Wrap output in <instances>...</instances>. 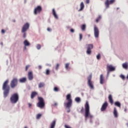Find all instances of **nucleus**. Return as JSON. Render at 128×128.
Wrapping results in <instances>:
<instances>
[{"instance_id":"obj_20","label":"nucleus","mask_w":128,"mask_h":128,"mask_svg":"<svg viewBox=\"0 0 128 128\" xmlns=\"http://www.w3.org/2000/svg\"><path fill=\"white\" fill-rule=\"evenodd\" d=\"M108 98L110 104H114V100H112V95H109Z\"/></svg>"},{"instance_id":"obj_4","label":"nucleus","mask_w":128,"mask_h":128,"mask_svg":"<svg viewBox=\"0 0 128 128\" xmlns=\"http://www.w3.org/2000/svg\"><path fill=\"white\" fill-rule=\"evenodd\" d=\"M20 97L18 94L17 93H14L11 96L10 98V102L11 104H16L18 102Z\"/></svg>"},{"instance_id":"obj_5","label":"nucleus","mask_w":128,"mask_h":128,"mask_svg":"<svg viewBox=\"0 0 128 128\" xmlns=\"http://www.w3.org/2000/svg\"><path fill=\"white\" fill-rule=\"evenodd\" d=\"M38 102L36 104V106L38 108H44L46 106L44 103V100L42 97H38Z\"/></svg>"},{"instance_id":"obj_38","label":"nucleus","mask_w":128,"mask_h":128,"mask_svg":"<svg viewBox=\"0 0 128 128\" xmlns=\"http://www.w3.org/2000/svg\"><path fill=\"white\" fill-rule=\"evenodd\" d=\"M96 58L97 60H100V54H98L96 56Z\"/></svg>"},{"instance_id":"obj_2","label":"nucleus","mask_w":128,"mask_h":128,"mask_svg":"<svg viewBox=\"0 0 128 128\" xmlns=\"http://www.w3.org/2000/svg\"><path fill=\"white\" fill-rule=\"evenodd\" d=\"M84 108L86 118H94V116L90 114V104H88V102H86L84 105Z\"/></svg>"},{"instance_id":"obj_8","label":"nucleus","mask_w":128,"mask_h":128,"mask_svg":"<svg viewBox=\"0 0 128 128\" xmlns=\"http://www.w3.org/2000/svg\"><path fill=\"white\" fill-rule=\"evenodd\" d=\"M18 78H14L11 80V82L10 83L11 88H16V86H18Z\"/></svg>"},{"instance_id":"obj_42","label":"nucleus","mask_w":128,"mask_h":128,"mask_svg":"<svg viewBox=\"0 0 128 128\" xmlns=\"http://www.w3.org/2000/svg\"><path fill=\"white\" fill-rule=\"evenodd\" d=\"M70 32H74V29H70Z\"/></svg>"},{"instance_id":"obj_22","label":"nucleus","mask_w":128,"mask_h":128,"mask_svg":"<svg viewBox=\"0 0 128 128\" xmlns=\"http://www.w3.org/2000/svg\"><path fill=\"white\" fill-rule=\"evenodd\" d=\"M19 82L22 84H24L26 82V78H21L19 80Z\"/></svg>"},{"instance_id":"obj_34","label":"nucleus","mask_w":128,"mask_h":128,"mask_svg":"<svg viewBox=\"0 0 128 128\" xmlns=\"http://www.w3.org/2000/svg\"><path fill=\"white\" fill-rule=\"evenodd\" d=\"M40 48H42V46L40 44H38L36 46V48L37 50H40Z\"/></svg>"},{"instance_id":"obj_48","label":"nucleus","mask_w":128,"mask_h":128,"mask_svg":"<svg viewBox=\"0 0 128 128\" xmlns=\"http://www.w3.org/2000/svg\"><path fill=\"white\" fill-rule=\"evenodd\" d=\"M56 104H58L56 103L54 104V106H56Z\"/></svg>"},{"instance_id":"obj_13","label":"nucleus","mask_w":128,"mask_h":128,"mask_svg":"<svg viewBox=\"0 0 128 128\" xmlns=\"http://www.w3.org/2000/svg\"><path fill=\"white\" fill-rule=\"evenodd\" d=\"M42 10V8L40 6H38L34 10V14H40V12Z\"/></svg>"},{"instance_id":"obj_32","label":"nucleus","mask_w":128,"mask_h":128,"mask_svg":"<svg viewBox=\"0 0 128 128\" xmlns=\"http://www.w3.org/2000/svg\"><path fill=\"white\" fill-rule=\"evenodd\" d=\"M81 28H82V30H86V25L82 24L81 26Z\"/></svg>"},{"instance_id":"obj_12","label":"nucleus","mask_w":128,"mask_h":128,"mask_svg":"<svg viewBox=\"0 0 128 128\" xmlns=\"http://www.w3.org/2000/svg\"><path fill=\"white\" fill-rule=\"evenodd\" d=\"M94 36L96 38H98V36H100V30L96 25L94 26Z\"/></svg>"},{"instance_id":"obj_53","label":"nucleus","mask_w":128,"mask_h":128,"mask_svg":"<svg viewBox=\"0 0 128 128\" xmlns=\"http://www.w3.org/2000/svg\"><path fill=\"white\" fill-rule=\"evenodd\" d=\"M26 47L25 46V47H24V49L26 50Z\"/></svg>"},{"instance_id":"obj_28","label":"nucleus","mask_w":128,"mask_h":128,"mask_svg":"<svg viewBox=\"0 0 128 128\" xmlns=\"http://www.w3.org/2000/svg\"><path fill=\"white\" fill-rule=\"evenodd\" d=\"M101 18H102V16H99L98 18L96 20V22H98L100 20Z\"/></svg>"},{"instance_id":"obj_7","label":"nucleus","mask_w":128,"mask_h":128,"mask_svg":"<svg viewBox=\"0 0 128 128\" xmlns=\"http://www.w3.org/2000/svg\"><path fill=\"white\" fill-rule=\"evenodd\" d=\"M92 74L89 75L88 77V84L91 90H94V83L92 81Z\"/></svg>"},{"instance_id":"obj_27","label":"nucleus","mask_w":128,"mask_h":128,"mask_svg":"<svg viewBox=\"0 0 128 128\" xmlns=\"http://www.w3.org/2000/svg\"><path fill=\"white\" fill-rule=\"evenodd\" d=\"M80 10H82L84 8V2H82L80 4Z\"/></svg>"},{"instance_id":"obj_54","label":"nucleus","mask_w":128,"mask_h":128,"mask_svg":"<svg viewBox=\"0 0 128 128\" xmlns=\"http://www.w3.org/2000/svg\"><path fill=\"white\" fill-rule=\"evenodd\" d=\"M24 128H28V127H26V126H25Z\"/></svg>"},{"instance_id":"obj_25","label":"nucleus","mask_w":128,"mask_h":128,"mask_svg":"<svg viewBox=\"0 0 128 128\" xmlns=\"http://www.w3.org/2000/svg\"><path fill=\"white\" fill-rule=\"evenodd\" d=\"M24 44L25 46H28L30 44V42H28V40H25L24 42Z\"/></svg>"},{"instance_id":"obj_51","label":"nucleus","mask_w":128,"mask_h":128,"mask_svg":"<svg viewBox=\"0 0 128 128\" xmlns=\"http://www.w3.org/2000/svg\"><path fill=\"white\" fill-rule=\"evenodd\" d=\"M83 110H84V109H83V108H82V110H81V112H82Z\"/></svg>"},{"instance_id":"obj_39","label":"nucleus","mask_w":128,"mask_h":128,"mask_svg":"<svg viewBox=\"0 0 128 128\" xmlns=\"http://www.w3.org/2000/svg\"><path fill=\"white\" fill-rule=\"evenodd\" d=\"M80 40H82V34H80Z\"/></svg>"},{"instance_id":"obj_10","label":"nucleus","mask_w":128,"mask_h":128,"mask_svg":"<svg viewBox=\"0 0 128 128\" xmlns=\"http://www.w3.org/2000/svg\"><path fill=\"white\" fill-rule=\"evenodd\" d=\"M87 50L86 52L87 54H92V50L94 48V45L92 44H87Z\"/></svg>"},{"instance_id":"obj_49","label":"nucleus","mask_w":128,"mask_h":128,"mask_svg":"<svg viewBox=\"0 0 128 128\" xmlns=\"http://www.w3.org/2000/svg\"><path fill=\"white\" fill-rule=\"evenodd\" d=\"M14 22H16V20H13Z\"/></svg>"},{"instance_id":"obj_46","label":"nucleus","mask_w":128,"mask_h":128,"mask_svg":"<svg viewBox=\"0 0 128 128\" xmlns=\"http://www.w3.org/2000/svg\"><path fill=\"white\" fill-rule=\"evenodd\" d=\"M38 70H42V66H38Z\"/></svg>"},{"instance_id":"obj_1","label":"nucleus","mask_w":128,"mask_h":128,"mask_svg":"<svg viewBox=\"0 0 128 128\" xmlns=\"http://www.w3.org/2000/svg\"><path fill=\"white\" fill-rule=\"evenodd\" d=\"M8 80H6L3 84L2 85V90L4 91V98H6L8 94H10V88L8 85Z\"/></svg>"},{"instance_id":"obj_24","label":"nucleus","mask_w":128,"mask_h":128,"mask_svg":"<svg viewBox=\"0 0 128 128\" xmlns=\"http://www.w3.org/2000/svg\"><path fill=\"white\" fill-rule=\"evenodd\" d=\"M114 106H118V108H120V102H114Z\"/></svg>"},{"instance_id":"obj_16","label":"nucleus","mask_w":128,"mask_h":128,"mask_svg":"<svg viewBox=\"0 0 128 128\" xmlns=\"http://www.w3.org/2000/svg\"><path fill=\"white\" fill-rule=\"evenodd\" d=\"M38 96L37 92H32L31 94L30 98L32 100H34V98L35 96Z\"/></svg>"},{"instance_id":"obj_18","label":"nucleus","mask_w":128,"mask_h":128,"mask_svg":"<svg viewBox=\"0 0 128 128\" xmlns=\"http://www.w3.org/2000/svg\"><path fill=\"white\" fill-rule=\"evenodd\" d=\"M56 120H54L50 124V128H54L56 127Z\"/></svg>"},{"instance_id":"obj_47","label":"nucleus","mask_w":128,"mask_h":128,"mask_svg":"<svg viewBox=\"0 0 128 128\" xmlns=\"http://www.w3.org/2000/svg\"><path fill=\"white\" fill-rule=\"evenodd\" d=\"M124 112H126V108L124 109Z\"/></svg>"},{"instance_id":"obj_37","label":"nucleus","mask_w":128,"mask_h":128,"mask_svg":"<svg viewBox=\"0 0 128 128\" xmlns=\"http://www.w3.org/2000/svg\"><path fill=\"white\" fill-rule=\"evenodd\" d=\"M120 78H122V80H124V78H126V77L124 76L122 74L120 76Z\"/></svg>"},{"instance_id":"obj_40","label":"nucleus","mask_w":128,"mask_h":128,"mask_svg":"<svg viewBox=\"0 0 128 128\" xmlns=\"http://www.w3.org/2000/svg\"><path fill=\"white\" fill-rule=\"evenodd\" d=\"M30 65H27L26 67V70H28V68H30Z\"/></svg>"},{"instance_id":"obj_19","label":"nucleus","mask_w":128,"mask_h":128,"mask_svg":"<svg viewBox=\"0 0 128 128\" xmlns=\"http://www.w3.org/2000/svg\"><path fill=\"white\" fill-rule=\"evenodd\" d=\"M52 14L54 18H55L57 20H58V14H56V10H54V8H53L52 10Z\"/></svg>"},{"instance_id":"obj_30","label":"nucleus","mask_w":128,"mask_h":128,"mask_svg":"<svg viewBox=\"0 0 128 128\" xmlns=\"http://www.w3.org/2000/svg\"><path fill=\"white\" fill-rule=\"evenodd\" d=\"M75 100L76 102H80V98L77 97L75 98Z\"/></svg>"},{"instance_id":"obj_41","label":"nucleus","mask_w":128,"mask_h":128,"mask_svg":"<svg viewBox=\"0 0 128 128\" xmlns=\"http://www.w3.org/2000/svg\"><path fill=\"white\" fill-rule=\"evenodd\" d=\"M47 30H48V32H52V28H47Z\"/></svg>"},{"instance_id":"obj_52","label":"nucleus","mask_w":128,"mask_h":128,"mask_svg":"<svg viewBox=\"0 0 128 128\" xmlns=\"http://www.w3.org/2000/svg\"><path fill=\"white\" fill-rule=\"evenodd\" d=\"M1 44H2H2H2V42L1 43Z\"/></svg>"},{"instance_id":"obj_44","label":"nucleus","mask_w":128,"mask_h":128,"mask_svg":"<svg viewBox=\"0 0 128 128\" xmlns=\"http://www.w3.org/2000/svg\"><path fill=\"white\" fill-rule=\"evenodd\" d=\"M28 108H32V104L30 103L28 104Z\"/></svg>"},{"instance_id":"obj_14","label":"nucleus","mask_w":128,"mask_h":128,"mask_svg":"<svg viewBox=\"0 0 128 128\" xmlns=\"http://www.w3.org/2000/svg\"><path fill=\"white\" fill-rule=\"evenodd\" d=\"M108 102H106L103 104L102 105V106L100 108L101 112H104L105 110H106V108H108Z\"/></svg>"},{"instance_id":"obj_36","label":"nucleus","mask_w":128,"mask_h":128,"mask_svg":"<svg viewBox=\"0 0 128 128\" xmlns=\"http://www.w3.org/2000/svg\"><path fill=\"white\" fill-rule=\"evenodd\" d=\"M58 68H60V64H57L55 68L56 70H58Z\"/></svg>"},{"instance_id":"obj_33","label":"nucleus","mask_w":128,"mask_h":128,"mask_svg":"<svg viewBox=\"0 0 128 128\" xmlns=\"http://www.w3.org/2000/svg\"><path fill=\"white\" fill-rule=\"evenodd\" d=\"M41 117H42V114H38L36 115L37 120H38V119L40 118Z\"/></svg>"},{"instance_id":"obj_9","label":"nucleus","mask_w":128,"mask_h":128,"mask_svg":"<svg viewBox=\"0 0 128 128\" xmlns=\"http://www.w3.org/2000/svg\"><path fill=\"white\" fill-rule=\"evenodd\" d=\"M106 68L108 76L110 74V72H114V70H116V68L113 66L112 65H107Z\"/></svg>"},{"instance_id":"obj_21","label":"nucleus","mask_w":128,"mask_h":128,"mask_svg":"<svg viewBox=\"0 0 128 128\" xmlns=\"http://www.w3.org/2000/svg\"><path fill=\"white\" fill-rule=\"evenodd\" d=\"M122 68H124V70H128V62H126L122 64Z\"/></svg>"},{"instance_id":"obj_17","label":"nucleus","mask_w":128,"mask_h":128,"mask_svg":"<svg viewBox=\"0 0 128 128\" xmlns=\"http://www.w3.org/2000/svg\"><path fill=\"white\" fill-rule=\"evenodd\" d=\"M28 78L30 80H32L34 78V76L32 75V72H29L28 73Z\"/></svg>"},{"instance_id":"obj_31","label":"nucleus","mask_w":128,"mask_h":128,"mask_svg":"<svg viewBox=\"0 0 128 128\" xmlns=\"http://www.w3.org/2000/svg\"><path fill=\"white\" fill-rule=\"evenodd\" d=\"M68 68H70V64H65V68H66V70H68Z\"/></svg>"},{"instance_id":"obj_23","label":"nucleus","mask_w":128,"mask_h":128,"mask_svg":"<svg viewBox=\"0 0 128 128\" xmlns=\"http://www.w3.org/2000/svg\"><path fill=\"white\" fill-rule=\"evenodd\" d=\"M113 114H114V118H118V111L116 110V108H114V110Z\"/></svg>"},{"instance_id":"obj_43","label":"nucleus","mask_w":128,"mask_h":128,"mask_svg":"<svg viewBox=\"0 0 128 128\" xmlns=\"http://www.w3.org/2000/svg\"><path fill=\"white\" fill-rule=\"evenodd\" d=\"M1 32L2 34H4V32H6V31L4 29H2Z\"/></svg>"},{"instance_id":"obj_35","label":"nucleus","mask_w":128,"mask_h":128,"mask_svg":"<svg viewBox=\"0 0 128 128\" xmlns=\"http://www.w3.org/2000/svg\"><path fill=\"white\" fill-rule=\"evenodd\" d=\"M54 92H58L60 90V89L58 88V87H54Z\"/></svg>"},{"instance_id":"obj_3","label":"nucleus","mask_w":128,"mask_h":128,"mask_svg":"<svg viewBox=\"0 0 128 128\" xmlns=\"http://www.w3.org/2000/svg\"><path fill=\"white\" fill-rule=\"evenodd\" d=\"M66 100H68L67 103H64V106H66V108H70V106H72V96L70 94H68L66 96Z\"/></svg>"},{"instance_id":"obj_15","label":"nucleus","mask_w":128,"mask_h":128,"mask_svg":"<svg viewBox=\"0 0 128 128\" xmlns=\"http://www.w3.org/2000/svg\"><path fill=\"white\" fill-rule=\"evenodd\" d=\"M100 84H104V77L102 74L100 75Z\"/></svg>"},{"instance_id":"obj_26","label":"nucleus","mask_w":128,"mask_h":128,"mask_svg":"<svg viewBox=\"0 0 128 128\" xmlns=\"http://www.w3.org/2000/svg\"><path fill=\"white\" fill-rule=\"evenodd\" d=\"M44 83L41 82L38 84L39 88H44Z\"/></svg>"},{"instance_id":"obj_50","label":"nucleus","mask_w":128,"mask_h":128,"mask_svg":"<svg viewBox=\"0 0 128 128\" xmlns=\"http://www.w3.org/2000/svg\"><path fill=\"white\" fill-rule=\"evenodd\" d=\"M70 110L68 111V112H70Z\"/></svg>"},{"instance_id":"obj_11","label":"nucleus","mask_w":128,"mask_h":128,"mask_svg":"<svg viewBox=\"0 0 128 128\" xmlns=\"http://www.w3.org/2000/svg\"><path fill=\"white\" fill-rule=\"evenodd\" d=\"M114 2H116V0H106L105 2L106 8H110V4H112L114 3Z\"/></svg>"},{"instance_id":"obj_29","label":"nucleus","mask_w":128,"mask_h":128,"mask_svg":"<svg viewBox=\"0 0 128 128\" xmlns=\"http://www.w3.org/2000/svg\"><path fill=\"white\" fill-rule=\"evenodd\" d=\"M50 70L46 69V70L45 74H46V76H48V74H50Z\"/></svg>"},{"instance_id":"obj_6","label":"nucleus","mask_w":128,"mask_h":128,"mask_svg":"<svg viewBox=\"0 0 128 128\" xmlns=\"http://www.w3.org/2000/svg\"><path fill=\"white\" fill-rule=\"evenodd\" d=\"M28 28H30V24H28V23H26V24H24L22 28V32L24 34L23 38H26V30Z\"/></svg>"},{"instance_id":"obj_45","label":"nucleus","mask_w":128,"mask_h":128,"mask_svg":"<svg viewBox=\"0 0 128 128\" xmlns=\"http://www.w3.org/2000/svg\"><path fill=\"white\" fill-rule=\"evenodd\" d=\"M86 4H90V0H86Z\"/></svg>"}]
</instances>
